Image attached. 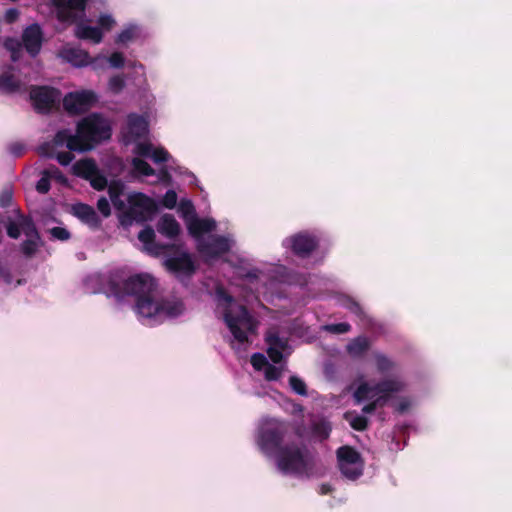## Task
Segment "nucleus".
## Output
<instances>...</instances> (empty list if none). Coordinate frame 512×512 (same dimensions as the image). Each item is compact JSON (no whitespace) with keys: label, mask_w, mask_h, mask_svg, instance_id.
I'll list each match as a JSON object with an SVG mask.
<instances>
[{"label":"nucleus","mask_w":512,"mask_h":512,"mask_svg":"<svg viewBox=\"0 0 512 512\" xmlns=\"http://www.w3.org/2000/svg\"><path fill=\"white\" fill-rule=\"evenodd\" d=\"M106 60L112 68H121L125 63L124 55L120 52L112 53Z\"/></svg>","instance_id":"473e14b6"},{"label":"nucleus","mask_w":512,"mask_h":512,"mask_svg":"<svg viewBox=\"0 0 512 512\" xmlns=\"http://www.w3.org/2000/svg\"><path fill=\"white\" fill-rule=\"evenodd\" d=\"M341 304L348 310H350L352 313H355L357 315L361 314L362 312L360 305L347 296L341 299Z\"/></svg>","instance_id":"e433bc0d"},{"label":"nucleus","mask_w":512,"mask_h":512,"mask_svg":"<svg viewBox=\"0 0 512 512\" xmlns=\"http://www.w3.org/2000/svg\"><path fill=\"white\" fill-rule=\"evenodd\" d=\"M157 230L167 238H174L180 232V225L171 215H163L157 223Z\"/></svg>","instance_id":"6ab92c4d"},{"label":"nucleus","mask_w":512,"mask_h":512,"mask_svg":"<svg viewBox=\"0 0 512 512\" xmlns=\"http://www.w3.org/2000/svg\"><path fill=\"white\" fill-rule=\"evenodd\" d=\"M125 85V78L122 75H115L109 79L107 89L112 94H119Z\"/></svg>","instance_id":"cd10ccee"},{"label":"nucleus","mask_w":512,"mask_h":512,"mask_svg":"<svg viewBox=\"0 0 512 512\" xmlns=\"http://www.w3.org/2000/svg\"><path fill=\"white\" fill-rule=\"evenodd\" d=\"M162 204L168 209H172L177 204V194L174 190H168L162 199Z\"/></svg>","instance_id":"72a5a7b5"},{"label":"nucleus","mask_w":512,"mask_h":512,"mask_svg":"<svg viewBox=\"0 0 512 512\" xmlns=\"http://www.w3.org/2000/svg\"><path fill=\"white\" fill-rule=\"evenodd\" d=\"M285 245L300 256L309 254L317 245V239L306 232L295 234L285 240Z\"/></svg>","instance_id":"f3484780"},{"label":"nucleus","mask_w":512,"mask_h":512,"mask_svg":"<svg viewBox=\"0 0 512 512\" xmlns=\"http://www.w3.org/2000/svg\"><path fill=\"white\" fill-rule=\"evenodd\" d=\"M374 366L381 374L390 373V376L377 384L371 383L364 376H359L350 386L357 403L370 402L363 407V412L366 414L372 413L377 407L383 406L393 393L399 392L405 387V382L397 373L396 365L386 356L382 354L375 355Z\"/></svg>","instance_id":"20e7f679"},{"label":"nucleus","mask_w":512,"mask_h":512,"mask_svg":"<svg viewBox=\"0 0 512 512\" xmlns=\"http://www.w3.org/2000/svg\"><path fill=\"white\" fill-rule=\"evenodd\" d=\"M189 234L195 239L197 249L208 262L223 257L234 247L230 237H214L209 234L215 230L216 221L212 218H199L190 200H181L177 207Z\"/></svg>","instance_id":"39448f33"},{"label":"nucleus","mask_w":512,"mask_h":512,"mask_svg":"<svg viewBox=\"0 0 512 512\" xmlns=\"http://www.w3.org/2000/svg\"><path fill=\"white\" fill-rule=\"evenodd\" d=\"M324 328H325V330H327L329 332L341 334V333L347 332L349 330L350 326L347 323H339V324L327 325Z\"/></svg>","instance_id":"ea45409f"},{"label":"nucleus","mask_w":512,"mask_h":512,"mask_svg":"<svg viewBox=\"0 0 512 512\" xmlns=\"http://www.w3.org/2000/svg\"><path fill=\"white\" fill-rule=\"evenodd\" d=\"M266 342L268 345V355L275 365L269 364L266 357L260 353L252 355L251 364L255 370L263 371L266 380L275 381L285 371V365L281 364V361L290 354V348L286 340L280 339L271 331L267 333Z\"/></svg>","instance_id":"9d476101"},{"label":"nucleus","mask_w":512,"mask_h":512,"mask_svg":"<svg viewBox=\"0 0 512 512\" xmlns=\"http://www.w3.org/2000/svg\"><path fill=\"white\" fill-rule=\"evenodd\" d=\"M217 311L232 334V345H242L249 342L250 335L254 334L259 322L249 314L246 307L238 304L231 295L219 289L216 293Z\"/></svg>","instance_id":"6e6552de"},{"label":"nucleus","mask_w":512,"mask_h":512,"mask_svg":"<svg viewBox=\"0 0 512 512\" xmlns=\"http://www.w3.org/2000/svg\"><path fill=\"white\" fill-rule=\"evenodd\" d=\"M284 426L274 419L264 420L257 443L266 455H274L278 469L284 474L303 475L309 468V456L300 447H282Z\"/></svg>","instance_id":"7ed1b4c3"},{"label":"nucleus","mask_w":512,"mask_h":512,"mask_svg":"<svg viewBox=\"0 0 512 512\" xmlns=\"http://www.w3.org/2000/svg\"><path fill=\"white\" fill-rule=\"evenodd\" d=\"M139 241L143 244L144 250L152 255H158L161 248L155 244V232L152 228L146 227L138 234Z\"/></svg>","instance_id":"412c9836"},{"label":"nucleus","mask_w":512,"mask_h":512,"mask_svg":"<svg viewBox=\"0 0 512 512\" xmlns=\"http://www.w3.org/2000/svg\"><path fill=\"white\" fill-rule=\"evenodd\" d=\"M97 101L92 90H81L68 93L63 99L65 110L70 114H80L90 109Z\"/></svg>","instance_id":"f8f14e48"},{"label":"nucleus","mask_w":512,"mask_h":512,"mask_svg":"<svg viewBox=\"0 0 512 512\" xmlns=\"http://www.w3.org/2000/svg\"><path fill=\"white\" fill-rule=\"evenodd\" d=\"M71 211L74 216L89 226H96L98 224L97 215L89 205L78 203L72 206Z\"/></svg>","instance_id":"aec40b11"},{"label":"nucleus","mask_w":512,"mask_h":512,"mask_svg":"<svg viewBox=\"0 0 512 512\" xmlns=\"http://www.w3.org/2000/svg\"><path fill=\"white\" fill-rule=\"evenodd\" d=\"M289 384L291 389L299 394V395H305L306 394V384L302 379H300L297 376H291L289 379Z\"/></svg>","instance_id":"2f4dec72"},{"label":"nucleus","mask_w":512,"mask_h":512,"mask_svg":"<svg viewBox=\"0 0 512 512\" xmlns=\"http://www.w3.org/2000/svg\"><path fill=\"white\" fill-rule=\"evenodd\" d=\"M118 273L111 275L104 293L121 301L124 296H133L136 299L134 312L139 321L147 326H155L166 319L182 315L186 308L183 301L176 296L157 298V282L148 273H139L127 278L122 284L118 283Z\"/></svg>","instance_id":"f257e3e1"},{"label":"nucleus","mask_w":512,"mask_h":512,"mask_svg":"<svg viewBox=\"0 0 512 512\" xmlns=\"http://www.w3.org/2000/svg\"><path fill=\"white\" fill-rule=\"evenodd\" d=\"M338 464L342 474L351 480L358 478L363 472V461L357 451L344 446L337 452Z\"/></svg>","instance_id":"9b49d317"},{"label":"nucleus","mask_w":512,"mask_h":512,"mask_svg":"<svg viewBox=\"0 0 512 512\" xmlns=\"http://www.w3.org/2000/svg\"><path fill=\"white\" fill-rule=\"evenodd\" d=\"M368 346V340L364 337H359L348 345V351L352 356H359L368 348Z\"/></svg>","instance_id":"a878e982"},{"label":"nucleus","mask_w":512,"mask_h":512,"mask_svg":"<svg viewBox=\"0 0 512 512\" xmlns=\"http://www.w3.org/2000/svg\"><path fill=\"white\" fill-rule=\"evenodd\" d=\"M239 276L242 277V281L244 284H252L254 279H258L260 281L264 280L266 278L265 274L260 271H253V272H247L243 273L242 271L238 272Z\"/></svg>","instance_id":"7c9ffc66"},{"label":"nucleus","mask_w":512,"mask_h":512,"mask_svg":"<svg viewBox=\"0 0 512 512\" xmlns=\"http://www.w3.org/2000/svg\"><path fill=\"white\" fill-rule=\"evenodd\" d=\"M346 420L350 423V425L356 430H364L367 426V419L354 412H347L345 414Z\"/></svg>","instance_id":"bb28decb"},{"label":"nucleus","mask_w":512,"mask_h":512,"mask_svg":"<svg viewBox=\"0 0 512 512\" xmlns=\"http://www.w3.org/2000/svg\"><path fill=\"white\" fill-rule=\"evenodd\" d=\"M148 121L143 116L131 114L128 116L126 127L123 130L125 144H134L132 159V173L139 178H145L155 174L154 169L140 157H150L154 163L168 162L171 159L166 149L154 146L146 141L148 135Z\"/></svg>","instance_id":"423d86ee"},{"label":"nucleus","mask_w":512,"mask_h":512,"mask_svg":"<svg viewBox=\"0 0 512 512\" xmlns=\"http://www.w3.org/2000/svg\"><path fill=\"white\" fill-rule=\"evenodd\" d=\"M330 490H331L330 486L326 485V484H323L320 487V491L322 494H327L328 492H330Z\"/></svg>","instance_id":"a18cd8bd"},{"label":"nucleus","mask_w":512,"mask_h":512,"mask_svg":"<svg viewBox=\"0 0 512 512\" xmlns=\"http://www.w3.org/2000/svg\"><path fill=\"white\" fill-rule=\"evenodd\" d=\"M88 180L90 181L92 187L97 190H102L107 185V180L104 176L99 174L98 170Z\"/></svg>","instance_id":"f704fd0d"},{"label":"nucleus","mask_w":512,"mask_h":512,"mask_svg":"<svg viewBox=\"0 0 512 512\" xmlns=\"http://www.w3.org/2000/svg\"><path fill=\"white\" fill-rule=\"evenodd\" d=\"M165 266L180 279L190 276L195 271L190 254L185 252L166 258Z\"/></svg>","instance_id":"2eb2a0df"},{"label":"nucleus","mask_w":512,"mask_h":512,"mask_svg":"<svg viewBox=\"0 0 512 512\" xmlns=\"http://www.w3.org/2000/svg\"><path fill=\"white\" fill-rule=\"evenodd\" d=\"M125 185L121 181H112L108 192L115 209L120 213L121 222L145 221L155 211V201L141 192L124 193Z\"/></svg>","instance_id":"1a4fd4ad"},{"label":"nucleus","mask_w":512,"mask_h":512,"mask_svg":"<svg viewBox=\"0 0 512 512\" xmlns=\"http://www.w3.org/2000/svg\"><path fill=\"white\" fill-rule=\"evenodd\" d=\"M237 296L242 297L243 300L247 303H249L251 301V297L247 294L238 293Z\"/></svg>","instance_id":"49530a36"},{"label":"nucleus","mask_w":512,"mask_h":512,"mask_svg":"<svg viewBox=\"0 0 512 512\" xmlns=\"http://www.w3.org/2000/svg\"><path fill=\"white\" fill-rule=\"evenodd\" d=\"M23 233L27 238L22 245L23 252L27 255H31L36 251L39 242L38 233L31 221H24Z\"/></svg>","instance_id":"a211bd4d"},{"label":"nucleus","mask_w":512,"mask_h":512,"mask_svg":"<svg viewBox=\"0 0 512 512\" xmlns=\"http://www.w3.org/2000/svg\"><path fill=\"white\" fill-rule=\"evenodd\" d=\"M97 208L104 217H108L111 213L109 201L104 197L98 200Z\"/></svg>","instance_id":"a19ab883"},{"label":"nucleus","mask_w":512,"mask_h":512,"mask_svg":"<svg viewBox=\"0 0 512 512\" xmlns=\"http://www.w3.org/2000/svg\"><path fill=\"white\" fill-rule=\"evenodd\" d=\"M22 42L29 56L35 58L40 53L43 43L41 27L36 23L26 27L22 33Z\"/></svg>","instance_id":"dca6fc26"},{"label":"nucleus","mask_w":512,"mask_h":512,"mask_svg":"<svg viewBox=\"0 0 512 512\" xmlns=\"http://www.w3.org/2000/svg\"><path fill=\"white\" fill-rule=\"evenodd\" d=\"M5 47L10 53L11 60L20 65L24 55L21 43L14 39H8L5 42Z\"/></svg>","instance_id":"393cba45"},{"label":"nucleus","mask_w":512,"mask_h":512,"mask_svg":"<svg viewBox=\"0 0 512 512\" xmlns=\"http://www.w3.org/2000/svg\"><path fill=\"white\" fill-rule=\"evenodd\" d=\"M179 174L187 176L189 178L190 183H196V181H197L196 176L192 172H189L188 170H186L184 168H179Z\"/></svg>","instance_id":"c03bdc74"},{"label":"nucleus","mask_w":512,"mask_h":512,"mask_svg":"<svg viewBox=\"0 0 512 512\" xmlns=\"http://www.w3.org/2000/svg\"><path fill=\"white\" fill-rule=\"evenodd\" d=\"M23 86V83L15 79L14 74L10 72L3 73L0 76V92L1 93H14L19 92Z\"/></svg>","instance_id":"4be33fe9"},{"label":"nucleus","mask_w":512,"mask_h":512,"mask_svg":"<svg viewBox=\"0 0 512 512\" xmlns=\"http://www.w3.org/2000/svg\"><path fill=\"white\" fill-rule=\"evenodd\" d=\"M92 0H50L56 17L64 23H76L74 35L78 39L90 41L93 44L102 42L104 33L111 31L115 25V18L108 13L100 14L97 20L98 26H91L86 22H78L84 17L87 3Z\"/></svg>","instance_id":"0eeeda50"},{"label":"nucleus","mask_w":512,"mask_h":512,"mask_svg":"<svg viewBox=\"0 0 512 512\" xmlns=\"http://www.w3.org/2000/svg\"><path fill=\"white\" fill-rule=\"evenodd\" d=\"M130 67H132V68H138V69H140L142 72L144 71V67H143V65H142V64H140V63H133V64H131V65H130Z\"/></svg>","instance_id":"de8ad7c7"},{"label":"nucleus","mask_w":512,"mask_h":512,"mask_svg":"<svg viewBox=\"0 0 512 512\" xmlns=\"http://www.w3.org/2000/svg\"><path fill=\"white\" fill-rule=\"evenodd\" d=\"M58 56L75 67H83L88 64H93L94 67L97 68L101 66V61L106 59L104 56H98L91 59L88 52L69 44L63 46L59 51Z\"/></svg>","instance_id":"ddd939ff"},{"label":"nucleus","mask_w":512,"mask_h":512,"mask_svg":"<svg viewBox=\"0 0 512 512\" xmlns=\"http://www.w3.org/2000/svg\"><path fill=\"white\" fill-rule=\"evenodd\" d=\"M46 172L50 173L49 174L50 180L54 179L61 184L67 183V179L58 170L52 169V170H47Z\"/></svg>","instance_id":"37998d69"},{"label":"nucleus","mask_w":512,"mask_h":512,"mask_svg":"<svg viewBox=\"0 0 512 512\" xmlns=\"http://www.w3.org/2000/svg\"><path fill=\"white\" fill-rule=\"evenodd\" d=\"M111 136V127L108 120L93 114L84 118L79 124L77 133L70 135L68 131H59L51 144L41 147L43 155L55 157L63 165H69L73 156L69 152L55 153L48 151L49 147H62L65 145L71 151L84 152L91 150L94 145L102 140L109 139Z\"/></svg>","instance_id":"f03ea898"},{"label":"nucleus","mask_w":512,"mask_h":512,"mask_svg":"<svg viewBox=\"0 0 512 512\" xmlns=\"http://www.w3.org/2000/svg\"><path fill=\"white\" fill-rule=\"evenodd\" d=\"M24 221H29V220L25 219V218H19L16 222L9 223L7 226V234L11 238H18L20 236L21 232H23Z\"/></svg>","instance_id":"c756f323"},{"label":"nucleus","mask_w":512,"mask_h":512,"mask_svg":"<svg viewBox=\"0 0 512 512\" xmlns=\"http://www.w3.org/2000/svg\"><path fill=\"white\" fill-rule=\"evenodd\" d=\"M50 233L57 240L65 241L70 238L69 231L64 227H54L50 230Z\"/></svg>","instance_id":"4c0bfd02"},{"label":"nucleus","mask_w":512,"mask_h":512,"mask_svg":"<svg viewBox=\"0 0 512 512\" xmlns=\"http://www.w3.org/2000/svg\"><path fill=\"white\" fill-rule=\"evenodd\" d=\"M330 431H331V426L325 420H321L319 423L315 424L313 427L314 435L321 440L326 439L329 436Z\"/></svg>","instance_id":"c85d7f7f"},{"label":"nucleus","mask_w":512,"mask_h":512,"mask_svg":"<svg viewBox=\"0 0 512 512\" xmlns=\"http://www.w3.org/2000/svg\"><path fill=\"white\" fill-rule=\"evenodd\" d=\"M49 172H44L41 179L37 182L36 189L40 193H47L50 189Z\"/></svg>","instance_id":"c9c22d12"},{"label":"nucleus","mask_w":512,"mask_h":512,"mask_svg":"<svg viewBox=\"0 0 512 512\" xmlns=\"http://www.w3.org/2000/svg\"><path fill=\"white\" fill-rule=\"evenodd\" d=\"M72 171L75 175L89 179L97 171L96 164L90 159H83L76 162L72 166Z\"/></svg>","instance_id":"5701e85b"},{"label":"nucleus","mask_w":512,"mask_h":512,"mask_svg":"<svg viewBox=\"0 0 512 512\" xmlns=\"http://www.w3.org/2000/svg\"><path fill=\"white\" fill-rule=\"evenodd\" d=\"M19 14L20 13L17 9L11 8L5 12L4 18H5L6 22L12 23L18 19Z\"/></svg>","instance_id":"79ce46f5"},{"label":"nucleus","mask_w":512,"mask_h":512,"mask_svg":"<svg viewBox=\"0 0 512 512\" xmlns=\"http://www.w3.org/2000/svg\"><path fill=\"white\" fill-rule=\"evenodd\" d=\"M413 405V400L409 398H400L394 403V407L399 412L408 411Z\"/></svg>","instance_id":"58836bf2"},{"label":"nucleus","mask_w":512,"mask_h":512,"mask_svg":"<svg viewBox=\"0 0 512 512\" xmlns=\"http://www.w3.org/2000/svg\"><path fill=\"white\" fill-rule=\"evenodd\" d=\"M141 36V29L137 25L126 26L116 37V43L127 45Z\"/></svg>","instance_id":"b1692460"},{"label":"nucleus","mask_w":512,"mask_h":512,"mask_svg":"<svg viewBox=\"0 0 512 512\" xmlns=\"http://www.w3.org/2000/svg\"><path fill=\"white\" fill-rule=\"evenodd\" d=\"M60 92L50 87H35L30 92L34 108L39 112L50 111L60 100Z\"/></svg>","instance_id":"4468645a"}]
</instances>
